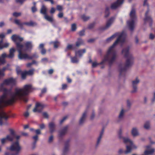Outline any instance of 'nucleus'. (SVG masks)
Instances as JSON below:
<instances>
[{
  "mask_svg": "<svg viewBox=\"0 0 155 155\" xmlns=\"http://www.w3.org/2000/svg\"><path fill=\"white\" fill-rule=\"evenodd\" d=\"M3 83L0 85V91H3V94L0 97V108L3 106L12 104L17 99H21L28 94L32 88L31 85H25L23 88H16L15 92L12 93L11 90L4 87Z\"/></svg>",
  "mask_w": 155,
  "mask_h": 155,
  "instance_id": "1",
  "label": "nucleus"
},
{
  "mask_svg": "<svg viewBox=\"0 0 155 155\" xmlns=\"http://www.w3.org/2000/svg\"><path fill=\"white\" fill-rule=\"evenodd\" d=\"M126 36L127 35L125 32H123L121 33L113 45L109 48L103 61L100 63H97L96 62H92V67L95 68L100 64H104L105 62H107L110 66L112 65L115 61L117 57V52L114 49V47L118 42H124Z\"/></svg>",
  "mask_w": 155,
  "mask_h": 155,
  "instance_id": "2",
  "label": "nucleus"
},
{
  "mask_svg": "<svg viewBox=\"0 0 155 155\" xmlns=\"http://www.w3.org/2000/svg\"><path fill=\"white\" fill-rule=\"evenodd\" d=\"M130 47L128 46L124 48L122 51V54L127 58V59L124 65H120L119 66V72L120 75L124 74L127 69L131 66L133 63L134 58L132 55L130 53Z\"/></svg>",
  "mask_w": 155,
  "mask_h": 155,
  "instance_id": "3",
  "label": "nucleus"
},
{
  "mask_svg": "<svg viewBox=\"0 0 155 155\" xmlns=\"http://www.w3.org/2000/svg\"><path fill=\"white\" fill-rule=\"evenodd\" d=\"M130 20L127 22V25L130 30L132 31L134 27V20L136 18L135 15V11L134 9H133L130 13Z\"/></svg>",
  "mask_w": 155,
  "mask_h": 155,
  "instance_id": "4",
  "label": "nucleus"
},
{
  "mask_svg": "<svg viewBox=\"0 0 155 155\" xmlns=\"http://www.w3.org/2000/svg\"><path fill=\"white\" fill-rule=\"evenodd\" d=\"M10 133L11 134L10 135L7 136L5 138H3L1 140L2 144H4L7 140L9 141H12L14 140L15 138L18 140L19 139L20 137V136H16L14 130H10Z\"/></svg>",
  "mask_w": 155,
  "mask_h": 155,
  "instance_id": "5",
  "label": "nucleus"
},
{
  "mask_svg": "<svg viewBox=\"0 0 155 155\" xmlns=\"http://www.w3.org/2000/svg\"><path fill=\"white\" fill-rule=\"evenodd\" d=\"M14 48H12L9 50V54L7 55L5 53H3L0 57V62L1 64H4L6 62L5 58L8 57L10 58H12L14 56V53L15 51Z\"/></svg>",
  "mask_w": 155,
  "mask_h": 155,
  "instance_id": "6",
  "label": "nucleus"
},
{
  "mask_svg": "<svg viewBox=\"0 0 155 155\" xmlns=\"http://www.w3.org/2000/svg\"><path fill=\"white\" fill-rule=\"evenodd\" d=\"M16 142L13 143L10 147L8 148V149L11 151H15L16 153L15 154H12L11 155H18V152L21 150V148L20 146L18 139L17 140Z\"/></svg>",
  "mask_w": 155,
  "mask_h": 155,
  "instance_id": "7",
  "label": "nucleus"
},
{
  "mask_svg": "<svg viewBox=\"0 0 155 155\" xmlns=\"http://www.w3.org/2000/svg\"><path fill=\"white\" fill-rule=\"evenodd\" d=\"M0 108V125H2L9 118V116L6 113L1 110Z\"/></svg>",
  "mask_w": 155,
  "mask_h": 155,
  "instance_id": "8",
  "label": "nucleus"
},
{
  "mask_svg": "<svg viewBox=\"0 0 155 155\" xmlns=\"http://www.w3.org/2000/svg\"><path fill=\"white\" fill-rule=\"evenodd\" d=\"M122 131L120 129L118 132L119 137L120 139H122L123 142L125 144L129 143L130 144H132V141L128 138H125L122 136Z\"/></svg>",
  "mask_w": 155,
  "mask_h": 155,
  "instance_id": "9",
  "label": "nucleus"
},
{
  "mask_svg": "<svg viewBox=\"0 0 155 155\" xmlns=\"http://www.w3.org/2000/svg\"><path fill=\"white\" fill-rule=\"evenodd\" d=\"M45 105L42 103H37L35 105V107L33 110L34 112L38 111L41 112L42 109L45 107Z\"/></svg>",
  "mask_w": 155,
  "mask_h": 155,
  "instance_id": "10",
  "label": "nucleus"
},
{
  "mask_svg": "<svg viewBox=\"0 0 155 155\" xmlns=\"http://www.w3.org/2000/svg\"><path fill=\"white\" fill-rule=\"evenodd\" d=\"M140 82V80L137 78H136V79L132 81V87L133 90L131 91L132 93H134L137 92V86Z\"/></svg>",
  "mask_w": 155,
  "mask_h": 155,
  "instance_id": "11",
  "label": "nucleus"
},
{
  "mask_svg": "<svg viewBox=\"0 0 155 155\" xmlns=\"http://www.w3.org/2000/svg\"><path fill=\"white\" fill-rule=\"evenodd\" d=\"M114 19V17L111 18L107 21L105 26L101 28V29L102 30H105L108 29L113 23Z\"/></svg>",
  "mask_w": 155,
  "mask_h": 155,
  "instance_id": "12",
  "label": "nucleus"
},
{
  "mask_svg": "<svg viewBox=\"0 0 155 155\" xmlns=\"http://www.w3.org/2000/svg\"><path fill=\"white\" fill-rule=\"evenodd\" d=\"M5 37V35L3 34L0 35V49H1L4 48H7L9 46V44L8 43H5L2 45H1L3 42V38Z\"/></svg>",
  "mask_w": 155,
  "mask_h": 155,
  "instance_id": "13",
  "label": "nucleus"
},
{
  "mask_svg": "<svg viewBox=\"0 0 155 155\" xmlns=\"http://www.w3.org/2000/svg\"><path fill=\"white\" fill-rule=\"evenodd\" d=\"M124 0H117V1L114 2L111 5V8L112 9H115L122 4Z\"/></svg>",
  "mask_w": 155,
  "mask_h": 155,
  "instance_id": "14",
  "label": "nucleus"
},
{
  "mask_svg": "<svg viewBox=\"0 0 155 155\" xmlns=\"http://www.w3.org/2000/svg\"><path fill=\"white\" fill-rule=\"evenodd\" d=\"M12 40L16 44L17 42H21L23 40L22 38L16 35H13L11 37Z\"/></svg>",
  "mask_w": 155,
  "mask_h": 155,
  "instance_id": "15",
  "label": "nucleus"
},
{
  "mask_svg": "<svg viewBox=\"0 0 155 155\" xmlns=\"http://www.w3.org/2000/svg\"><path fill=\"white\" fill-rule=\"evenodd\" d=\"M48 127L50 133H52L55 131L56 126L54 122H51L49 123Z\"/></svg>",
  "mask_w": 155,
  "mask_h": 155,
  "instance_id": "16",
  "label": "nucleus"
},
{
  "mask_svg": "<svg viewBox=\"0 0 155 155\" xmlns=\"http://www.w3.org/2000/svg\"><path fill=\"white\" fill-rule=\"evenodd\" d=\"M68 127L66 126L64 127L62 129L59 131V135L61 137L64 136L67 132Z\"/></svg>",
  "mask_w": 155,
  "mask_h": 155,
  "instance_id": "17",
  "label": "nucleus"
},
{
  "mask_svg": "<svg viewBox=\"0 0 155 155\" xmlns=\"http://www.w3.org/2000/svg\"><path fill=\"white\" fill-rule=\"evenodd\" d=\"M15 80L13 78H11L4 80L3 83L5 85H8L10 84H13L14 83Z\"/></svg>",
  "mask_w": 155,
  "mask_h": 155,
  "instance_id": "18",
  "label": "nucleus"
},
{
  "mask_svg": "<svg viewBox=\"0 0 155 155\" xmlns=\"http://www.w3.org/2000/svg\"><path fill=\"white\" fill-rule=\"evenodd\" d=\"M69 141H67L65 144L63 150L62 155H65L69 150Z\"/></svg>",
  "mask_w": 155,
  "mask_h": 155,
  "instance_id": "19",
  "label": "nucleus"
},
{
  "mask_svg": "<svg viewBox=\"0 0 155 155\" xmlns=\"http://www.w3.org/2000/svg\"><path fill=\"white\" fill-rule=\"evenodd\" d=\"M87 112L85 111L82 114L80 120L79 122V124L80 125L82 124L84 122L86 118Z\"/></svg>",
  "mask_w": 155,
  "mask_h": 155,
  "instance_id": "20",
  "label": "nucleus"
},
{
  "mask_svg": "<svg viewBox=\"0 0 155 155\" xmlns=\"http://www.w3.org/2000/svg\"><path fill=\"white\" fill-rule=\"evenodd\" d=\"M86 52V49H85L82 50H79L78 51H75V55L76 56H79L81 57L83 54Z\"/></svg>",
  "mask_w": 155,
  "mask_h": 155,
  "instance_id": "21",
  "label": "nucleus"
},
{
  "mask_svg": "<svg viewBox=\"0 0 155 155\" xmlns=\"http://www.w3.org/2000/svg\"><path fill=\"white\" fill-rule=\"evenodd\" d=\"M18 58L20 59H29V56L27 54H22V52L19 53L18 55Z\"/></svg>",
  "mask_w": 155,
  "mask_h": 155,
  "instance_id": "22",
  "label": "nucleus"
},
{
  "mask_svg": "<svg viewBox=\"0 0 155 155\" xmlns=\"http://www.w3.org/2000/svg\"><path fill=\"white\" fill-rule=\"evenodd\" d=\"M17 48L18 49V53L22 52V49L24 46L20 42H17L16 44Z\"/></svg>",
  "mask_w": 155,
  "mask_h": 155,
  "instance_id": "23",
  "label": "nucleus"
},
{
  "mask_svg": "<svg viewBox=\"0 0 155 155\" xmlns=\"http://www.w3.org/2000/svg\"><path fill=\"white\" fill-rule=\"evenodd\" d=\"M14 22L15 24L18 25L21 29L23 28V25H24V22H21L20 20L15 19L14 20Z\"/></svg>",
  "mask_w": 155,
  "mask_h": 155,
  "instance_id": "24",
  "label": "nucleus"
},
{
  "mask_svg": "<svg viewBox=\"0 0 155 155\" xmlns=\"http://www.w3.org/2000/svg\"><path fill=\"white\" fill-rule=\"evenodd\" d=\"M24 25H26L29 26L33 27L37 25V24L36 22H33L32 21H30L29 22H24Z\"/></svg>",
  "mask_w": 155,
  "mask_h": 155,
  "instance_id": "25",
  "label": "nucleus"
},
{
  "mask_svg": "<svg viewBox=\"0 0 155 155\" xmlns=\"http://www.w3.org/2000/svg\"><path fill=\"white\" fill-rule=\"evenodd\" d=\"M47 8L44 5H43L40 10V13L44 16L47 14Z\"/></svg>",
  "mask_w": 155,
  "mask_h": 155,
  "instance_id": "26",
  "label": "nucleus"
},
{
  "mask_svg": "<svg viewBox=\"0 0 155 155\" xmlns=\"http://www.w3.org/2000/svg\"><path fill=\"white\" fill-rule=\"evenodd\" d=\"M149 10L148 9L145 13L144 20L145 21H152V19L151 17L148 15V14L149 13Z\"/></svg>",
  "mask_w": 155,
  "mask_h": 155,
  "instance_id": "27",
  "label": "nucleus"
},
{
  "mask_svg": "<svg viewBox=\"0 0 155 155\" xmlns=\"http://www.w3.org/2000/svg\"><path fill=\"white\" fill-rule=\"evenodd\" d=\"M131 134L133 136H136L138 135V130L136 127H134L131 130Z\"/></svg>",
  "mask_w": 155,
  "mask_h": 155,
  "instance_id": "28",
  "label": "nucleus"
},
{
  "mask_svg": "<svg viewBox=\"0 0 155 155\" xmlns=\"http://www.w3.org/2000/svg\"><path fill=\"white\" fill-rule=\"evenodd\" d=\"M104 128H102V130L100 133L99 137H98L97 139V146L99 143L102 137V136L104 134Z\"/></svg>",
  "mask_w": 155,
  "mask_h": 155,
  "instance_id": "29",
  "label": "nucleus"
},
{
  "mask_svg": "<svg viewBox=\"0 0 155 155\" xmlns=\"http://www.w3.org/2000/svg\"><path fill=\"white\" fill-rule=\"evenodd\" d=\"M84 44L83 40L81 38H79L78 41L76 42V47H79L81 45Z\"/></svg>",
  "mask_w": 155,
  "mask_h": 155,
  "instance_id": "30",
  "label": "nucleus"
},
{
  "mask_svg": "<svg viewBox=\"0 0 155 155\" xmlns=\"http://www.w3.org/2000/svg\"><path fill=\"white\" fill-rule=\"evenodd\" d=\"M45 18L48 21L52 22L53 21V19L52 17L49 16L47 14L44 16Z\"/></svg>",
  "mask_w": 155,
  "mask_h": 155,
  "instance_id": "31",
  "label": "nucleus"
},
{
  "mask_svg": "<svg viewBox=\"0 0 155 155\" xmlns=\"http://www.w3.org/2000/svg\"><path fill=\"white\" fill-rule=\"evenodd\" d=\"M126 150L124 151V153L125 154H127L130 153L131 152L132 148L130 146H129L128 145H127L126 146Z\"/></svg>",
  "mask_w": 155,
  "mask_h": 155,
  "instance_id": "32",
  "label": "nucleus"
},
{
  "mask_svg": "<svg viewBox=\"0 0 155 155\" xmlns=\"http://www.w3.org/2000/svg\"><path fill=\"white\" fill-rule=\"evenodd\" d=\"M144 128L146 130H149L150 129V123L149 121H147L145 123Z\"/></svg>",
  "mask_w": 155,
  "mask_h": 155,
  "instance_id": "33",
  "label": "nucleus"
},
{
  "mask_svg": "<svg viewBox=\"0 0 155 155\" xmlns=\"http://www.w3.org/2000/svg\"><path fill=\"white\" fill-rule=\"evenodd\" d=\"M25 46L27 49L32 48V45L31 42H27L25 44Z\"/></svg>",
  "mask_w": 155,
  "mask_h": 155,
  "instance_id": "34",
  "label": "nucleus"
},
{
  "mask_svg": "<svg viewBox=\"0 0 155 155\" xmlns=\"http://www.w3.org/2000/svg\"><path fill=\"white\" fill-rule=\"evenodd\" d=\"M21 78L23 80L26 79V76L27 75L25 71L21 72Z\"/></svg>",
  "mask_w": 155,
  "mask_h": 155,
  "instance_id": "35",
  "label": "nucleus"
},
{
  "mask_svg": "<svg viewBox=\"0 0 155 155\" xmlns=\"http://www.w3.org/2000/svg\"><path fill=\"white\" fill-rule=\"evenodd\" d=\"M35 70L34 69H31L30 70L28 71H26V72L27 74V75H32L34 74V71Z\"/></svg>",
  "mask_w": 155,
  "mask_h": 155,
  "instance_id": "36",
  "label": "nucleus"
},
{
  "mask_svg": "<svg viewBox=\"0 0 155 155\" xmlns=\"http://www.w3.org/2000/svg\"><path fill=\"white\" fill-rule=\"evenodd\" d=\"M74 49L72 45L70 44H68L66 47L65 50L67 51L68 50Z\"/></svg>",
  "mask_w": 155,
  "mask_h": 155,
  "instance_id": "37",
  "label": "nucleus"
},
{
  "mask_svg": "<svg viewBox=\"0 0 155 155\" xmlns=\"http://www.w3.org/2000/svg\"><path fill=\"white\" fill-rule=\"evenodd\" d=\"M109 14L110 12H109V8L108 7H107L105 10L104 17L105 18H107L109 16Z\"/></svg>",
  "mask_w": 155,
  "mask_h": 155,
  "instance_id": "38",
  "label": "nucleus"
},
{
  "mask_svg": "<svg viewBox=\"0 0 155 155\" xmlns=\"http://www.w3.org/2000/svg\"><path fill=\"white\" fill-rule=\"evenodd\" d=\"M32 138H33V139L34 140V144H34V147L33 148V149H34L35 148V144H36V142H37V141L38 140V136L37 135H36L33 136L32 137Z\"/></svg>",
  "mask_w": 155,
  "mask_h": 155,
  "instance_id": "39",
  "label": "nucleus"
},
{
  "mask_svg": "<svg viewBox=\"0 0 155 155\" xmlns=\"http://www.w3.org/2000/svg\"><path fill=\"white\" fill-rule=\"evenodd\" d=\"M124 113V110L123 109H122L119 116V119H122L123 118Z\"/></svg>",
  "mask_w": 155,
  "mask_h": 155,
  "instance_id": "40",
  "label": "nucleus"
},
{
  "mask_svg": "<svg viewBox=\"0 0 155 155\" xmlns=\"http://www.w3.org/2000/svg\"><path fill=\"white\" fill-rule=\"evenodd\" d=\"M54 47L55 48H57L60 45V42L58 41H56L53 42Z\"/></svg>",
  "mask_w": 155,
  "mask_h": 155,
  "instance_id": "41",
  "label": "nucleus"
},
{
  "mask_svg": "<svg viewBox=\"0 0 155 155\" xmlns=\"http://www.w3.org/2000/svg\"><path fill=\"white\" fill-rule=\"evenodd\" d=\"M116 35H113L111 37L108 38L106 40V41L107 42H109L110 41L116 37Z\"/></svg>",
  "mask_w": 155,
  "mask_h": 155,
  "instance_id": "42",
  "label": "nucleus"
},
{
  "mask_svg": "<svg viewBox=\"0 0 155 155\" xmlns=\"http://www.w3.org/2000/svg\"><path fill=\"white\" fill-rule=\"evenodd\" d=\"M71 60L72 62L73 63H77L78 62V60L76 57H71Z\"/></svg>",
  "mask_w": 155,
  "mask_h": 155,
  "instance_id": "43",
  "label": "nucleus"
},
{
  "mask_svg": "<svg viewBox=\"0 0 155 155\" xmlns=\"http://www.w3.org/2000/svg\"><path fill=\"white\" fill-rule=\"evenodd\" d=\"M21 15V12H15L13 13V15L15 17H17L20 16Z\"/></svg>",
  "mask_w": 155,
  "mask_h": 155,
  "instance_id": "44",
  "label": "nucleus"
},
{
  "mask_svg": "<svg viewBox=\"0 0 155 155\" xmlns=\"http://www.w3.org/2000/svg\"><path fill=\"white\" fill-rule=\"evenodd\" d=\"M81 18L84 21H86L90 19V17L89 16H86L84 15H83Z\"/></svg>",
  "mask_w": 155,
  "mask_h": 155,
  "instance_id": "45",
  "label": "nucleus"
},
{
  "mask_svg": "<svg viewBox=\"0 0 155 155\" xmlns=\"http://www.w3.org/2000/svg\"><path fill=\"white\" fill-rule=\"evenodd\" d=\"M95 25V22L92 23L90 24L88 26V28L90 29L93 28L94 26Z\"/></svg>",
  "mask_w": 155,
  "mask_h": 155,
  "instance_id": "46",
  "label": "nucleus"
},
{
  "mask_svg": "<svg viewBox=\"0 0 155 155\" xmlns=\"http://www.w3.org/2000/svg\"><path fill=\"white\" fill-rule=\"evenodd\" d=\"M76 29V25L74 23L71 25V30L73 31H74Z\"/></svg>",
  "mask_w": 155,
  "mask_h": 155,
  "instance_id": "47",
  "label": "nucleus"
},
{
  "mask_svg": "<svg viewBox=\"0 0 155 155\" xmlns=\"http://www.w3.org/2000/svg\"><path fill=\"white\" fill-rule=\"evenodd\" d=\"M53 136L52 135H51L49 137L48 140V142L49 143H52L53 140Z\"/></svg>",
  "mask_w": 155,
  "mask_h": 155,
  "instance_id": "48",
  "label": "nucleus"
},
{
  "mask_svg": "<svg viewBox=\"0 0 155 155\" xmlns=\"http://www.w3.org/2000/svg\"><path fill=\"white\" fill-rule=\"evenodd\" d=\"M38 57V56L36 54H34L32 55L29 56V59H31L34 58H37Z\"/></svg>",
  "mask_w": 155,
  "mask_h": 155,
  "instance_id": "49",
  "label": "nucleus"
},
{
  "mask_svg": "<svg viewBox=\"0 0 155 155\" xmlns=\"http://www.w3.org/2000/svg\"><path fill=\"white\" fill-rule=\"evenodd\" d=\"M57 9L59 11H61L63 10V8L62 6L58 5L57 6Z\"/></svg>",
  "mask_w": 155,
  "mask_h": 155,
  "instance_id": "50",
  "label": "nucleus"
},
{
  "mask_svg": "<svg viewBox=\"0 0 155 155\" xmlns=\"http://www.w3.org/2000/svg\"><path fill=\"white\" fill-rule=\"evenodd\" d=\"M42 116L46 118H48L49 117V116L48 113L46 112L43 113Z\"/></svg>",
  "mask_w": 155,
  "mask_h": 155,
  "instance_id": "51",
  "label": "nucleus"
},
{
  "mask_svg": "<svg viewBox=\"0 0 155 155\" xmlns=\"http://www.w3.org/2000/svg\"><path fill=\"white\" fill-rule=\"evenodd\" d=\"M84 32L85 31L84 30H82L79 32V35L81 36H83L84 35Z\"/></svg>",
  "mask_w": 155,
  "mask_h": 155,
  "instance_id": "52",
  "label": "nucleus"
},
{
  "mask_svg": "<svg viewBox=\"0 0 155 155\" xmlns=\"http://www.w3.org/2000/svg\"><path fill=\"white\" fill-rule=\"evenodd\" d=\"M155 38V35L152 33H150L149 35V38L151 40H153Z\"/></svg>",
  "mask_w": 155,
  "mask_h": 155,
  "instance_id": "53",
  "label": "nucleus"
},
{
  "mask_svg": "<svg viewBox=\"0 0 155 155\" xmlns=\"http://www.w3.org/2000/svg\"><path fill=\"white\" fill-rule=\"evenodd\" d=\"M31 10L33 13H34L37 11V9L35 6H34L31 8Z\"/></svg>",
  "mask_w": 155,
  "mask_h": 155,
  "instance_id": "54",
  "label": "nucleus"
},
{
  "mask_svg": "<svg viewBox=\"0 0 155 155\" xmlns=\"http://www.w3.org/2000/svg\"><path fill=\"white\" fill-rule=\"evenodd\" d=\"M127 106L129 108H130L131 106V103L129 100L127 101Z\"/></svg>",
  "mask_w": 155,
  "mask_h": 155,
  "instance_id": "55",
  "label": "nucleus"
},
{
  "mask_svg": "<svg viewBox=\"0 0 155 155\" xmlns=\"http://www.w3.org/2000/svg\"><path fill=\"white\" fill-rule=\"evenodd\" d=\"M35 132L37 135L40 134L41 133V130L39 129H37L35 130Z\"/></svg>",
  "mask_w": 155,
  "mask_h": 155,
  "instance_id": "56",
  "label": "nucleus"
},
{
  "mask_svg": "<svg viewBox=\"0 0 155 155\" xmlns=\"http://www.w3.org/2000/svg\"><path fill=\"white\" fill-rule=\"evenodd\" d=\"M26 0H16V2L18 3H20L22 4L23 2Z\"/></svg>",
  "mask_w": 155,
  "mask_h": 155,
  "instance_id": "57",
  "label": "nucleus"
},
{
  "mask_svg": "<svg viewBox=\"0 0 155 155\" xmlns=\"http://www.w3.org/2000/svg\"><path fill=\"white\" fill-rule=\"evenodd\" d=\"M39 127L41 129H42L45 128V124L42 123L40 125H39Z\"/></svg>",
  "mask_w": 155,
  "mask_h": 155,
  "instance_id": "58",
  "label": "nucleus"
},
{
  "mask_svg": "<svg viewBox=\"0 0 155 155\" xmlns=\"http://www.w3.org/2000/svg\"><path fill=\"white\" fill-rule=\"evenodd\" d=\"M41 52L42 54H44L46 53V50L45 48L41 49Z\"/></svg>",
  "mask_w": 155,
  "mask_h": 155,
  "instance_id": "59",
  "label": "nucleus"
},
{
  "mask_svg": "<svg viewBox=\"0 0 155 155\" xmlns=\"http://www.w3.org/2000/svg\"><path fill=\"white\" fill-rule=\"evenodd\" d=\"M63 13L62 12L59 13L58 15V16L59 18H61L63 17Z\"/></svg>",
  "mask_w": 155,
  "mask_h": 155,
  "instance_id": "60",
  "label": "nucleus"
},
{
  "mask_svg": "<svg viewBox=\"0 0 155 155\" xmlns=\"http://www.w3.org/2000/svg\"><path fill=\"white\" fill-rule=\"evenodd\" d=\"M135 42L137 44H139V40L138 37L137 36L135 37Z\"/></svg>",
  "mask_w": 155,
  "mask_h": 155,
  "instance_id": "61",
  "label": "nucleus"
},
{
  "mask_svg": "<svg viewBox=\"0 0 155 155\" xmlns=\"http://www.w3.org/2000/svg\"><path fill=\"white\" fill-rule=\"evenodd\" d=\"M55 9L54 8H52L51 9L50 12L51 14H53L55 12Z\"/></svg>",
  "mask_w": 155,
  "mask_h": 155,
  "instance_id": "62",
  "label": "nucleus"
},
{
  "mask_svg": "<svg viewBox=\"0 0 155 155\" xmlns=\"http://www.w3.org/2000/svg\"><path fill=\"white\" fill-rule=\"evenodd\" d=\"M130 146L132 149H136L137 148V147L135 145H134L133 143L132 144H130Z\"/></svg>",
  "mask_w": 155,
  "mask_h": 155,
  "instance_id": "63",
  "label": "nucleus"
},
{
  "mask_svg": "<svg viewBox=\"0 0 155 155\" xmlns=\"http://www.w3.org/2000/svg\"><path fill=\"white\" fill-rule=\"evenodd\" d=\"M124 152L123 150L121 149H120L118 151V153L119 154H120Z\"/></svg>",
  "mask_w": 155,
  "mask_h": 155,
  "instance_id": "64",
  "label": "nucleus"
}]
</instances>
